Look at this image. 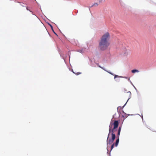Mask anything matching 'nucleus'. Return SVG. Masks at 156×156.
Masks as SVG:
<instances>
[{
  "label": "nucleus",
  "instance_id": "4",
  "mask_svg": "<svg viewBox=\"0 0 156 156\" xmlns=\"http://www.w3.org/2000/svg\"><path fill=\"white\" fill-rule=\"evenodd\" d=\"M98 67L100 68H101V69H103V70H104L105 71H106L107 72H108V73H109V74L112 75H113V74L112 73L110 72H108V71L106 70V69H105L103 67H101V66L100 65H98Z\"/></svg>",
  "mask_w": 156,
  "mask_h": 156
},
{
  "label": "nucleus",
  "instance_id": "3",
  "mask_svg": "<svg viewBox=\"0 0 156 156\" xmlns=\"http://www.w3.org/2000/svg\"><path fill=\"white\" fill-rule=\"evenodd\" d=\"M121 127L120 126L119 127L118 131V133H117V137L118 139L116 140V142L115 144V147H117L118 144H119V136L120 134V133L121 130Z\"/></svg>",
  "mask_w": 156,
  "mask_h": 156
},
{
  "label": "nucleus",
  "instance_id": "6",
  "mask_svg": "<svg viewBox=\"0 0 156 156\" xmlns=\"http://www.w3.org/2000/svg\"><path fill=\"white\" fill-rule=\"evenodd\" d=\"M115 145V144L114 143H113V144H112V145H111V151L113 149V148H114V145Z\"/></svg>",
  "mask_w": 156,
  "mask_h": 156
},
{
  "label": "nucleus",
  "instance_id": "8",
  "mask_svg": "<svg viewBox=\"0 0 156 156\" xmlns=\"http://www.w3.org/2000/svg\"><path fill=\"white\" fill-rule=\"evenodd\" d=\"M118 77H119V76H118V75H115V76H114V78L115 79L116 78ZM120 77H121V76H120Z\"/></svg>",
  "mask_w": 156,
  "mask_h": 156
},
{
  "label": "nucleus",
  "instance_id": "12",
  "mask_svg": "<svg viewBox=\"0 0 156 156\" xmlns=\"http://www.w3.org/2000/svg\"><path fill=\"white\" fill-rule=\"evenodd\" d=\"M27 10H28V9L27 8Z\"/></svg>",
  "mask_w": 156,
  "mask_h": 156
},
{
  "label": "nucleus",
  "instance_id": "11",
  "mask_svg": "<svg viewBox=\"0 0 156 156\" xmlns=\"http://www.w3.org/2000/svg\"><path fill=\"white\" fill-rule=\"evenodd\" d=\"M54 33H55V34L56 35H57V34H56V33H55V32H54Z\"/></svg>",
  "mask_w": 156,
  "mask_h": 156
},
{
  "label": "nucleus",
  "instance_id": "10",
  "mask_svg": "<svg viewBox=\"0 0 156 156\" xmlns=\"http://www.w3.org/2000/svg\"><path fill=\"white\" fill-rule=\"evenodd\" d=\"M95 4H96L97 5H98V4L97 3H96V4H94V5H95Z\"/></svg>",
  "mask_w": 156,
  "mask_h": 156
},
{
  "label": "nucleus",
  "instance_id": "1",
  "mask_svg": "<svg viewBox=\"0 0 156 156\" xmlns=\"http://www.w3.org/2000/svg\"><path fill=\"white\" fill-rule=\"evenodd\" d=\"M119 122L117 120H111L109 127V133L107 140V149L110 147L115 138V133L117 130Z\"/></svg>",
  "mask_w": 156,
  "mask_h": 156
},
{
  "label": "nucleus",
  "instance_id": "2",
  "mask_svg": "<svg viewBox=\"0 0 156 156\" xmlns=\"http://www.w3.org/2000/svg\"><path fill=\"white\" fill-rule=\"evenodd\" d=\"M109 37L110 35L108 32L106 33L102 36L99 44V47L101 50L104 51L107 48L110 44L108 41Z\"/></svg>",
  "mask_w": 156,
  "mask_h": 156
},
{
  "label": "nucleus",
  "instance_id": "7",
  "mask_svg": "<svg viewBox=\"0 0 156 156\" xmlns=\"http://www.w3.org/2000/svg\"><path fill=\"white\" fill-rule=\"evenodd\" d=\"M73 73H75L76 75H78L79 74H81V73L80 72H78L76 73H75L73 71Z\"/></svg>",
  "mask_w": 156,
  "mask_h": 156
},
{
  "label": "nucleus",
  "instance_id": "5",
  "mask_svg": "<svg viewBox=\"0 0 156 156\" xmlns=\"http://www.w3.org/2000/svg\"><path fill=\"white\" fill-rule=\"evenodd\" d=\"M139 71L137 69H133L132 70V72L133 73H134L136 72H138Z\"/></svg>",
  "mask_w": 156,
  "mask_h": 156
},
{
  "label": "nucleus",
  "instance_id": "9",
  "mask_svg": "<svg viewBox=\"0 0 156 156\" xmlns=\"http://www.w3.org/2000/svg\"><path fill=\"white\" fill-rule=\"evenodd\" d=\"M50 26L51 27V28L52 29H53V27H52V26L51 25H50Z\"/></svg>",
  "mask_w": 156,
  "mask_h": 156
}]
</instances>
